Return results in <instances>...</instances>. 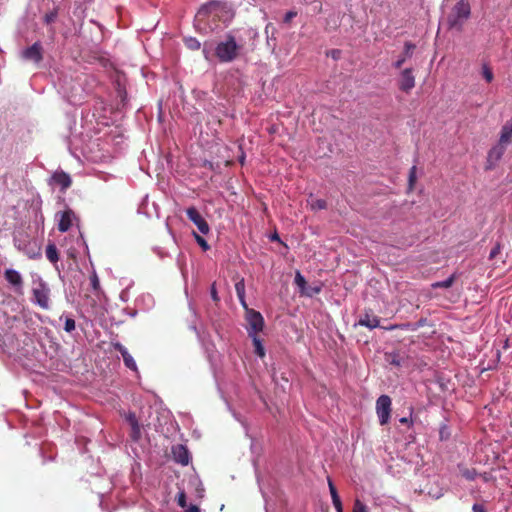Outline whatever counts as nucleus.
Listing matches in <instances>:
<instances>
[{"mask_svg":"<svg viewBox=\"0 0 512 512\" xmlns=\"http://www.w3.org/2000/svg\"><path fill=\"white\" fill-rule=\"evenodd\" d=\"M471 16V5L469 0H459L452 7L447 15V25L449 29L461 31L465 22Z\"/></svg>","mask_w":512,"mask_h":512,"instance_id":"1","label":"nucleus"},{"mask_svg":"<svg viewBox=\"0 0 512 512\" xmlns=\"http://www.w3.org/2000/svg\"><path fill=\"white\" fill-rule=\"evenodd\" d=\"M239 46L232 35H227L225 41L217 44L215 48V55L220 62L228 63L235 60L238 56Z\"/></svg>","mask_w":512,"mask_h":512,"instance_id":"2","label":"nucleus"},{"mask_svg":"<svg viewBox=\"0 0 512 512\" xmlns=\"http://www.w3.org/2000/svg\"><path fill=\"white\" fill-rule=\"evenodd\" d=\"M226 4L220 1H212L203 5L196 14L199 22H208L209 18L213 20L220 18V14L226 12Z\"/></svg>","mask_w":512,"mask_h":512,"instance_id":"3","label":"nucleus"},{"mask_svg":"<svg viewBox=\"0 0 512 512\" xmlns=\"http://www.w3.org/2000/svg\"><path fill=\"white\" fill-rule=\"evenodd\" d=\"M391 398L388 395H381L376 401V412L381 425L388 423L391 414Z\"/></svg>","mask_w":512,"mask_h":512,"instance_id":"4","label":"nucleus"},{"mask_svg":"<svg viewBox=\"0 0 512 512\" xmlns=\"http://www.w3.org/2000/svg\"><path fill=\"white\" fill-rule=\"evenodd\" d=\"M244 308L246 309V320L249 325L248 333L252 332V334H258L264 327L263 316L260 312L249 309L247 306Z\"/></svg>","mask_w":512,"mask_h":512,"instance_id":"5","label":"nucleus"},{"mask_svg":"<svg viewBox=\"0 0 512 512\" xmlns=\"http://www.w3.org/2000/svg\"><path fill=\"white\" fill-rule=\"evenodd\" d=\"M506 147L504 144L498 143L494 145L489 151L487 155V161H486V170L493 169L496 164L499 162V160L502 158L506 151Z\"/></svg>","mask_w":512,"mask_h":512,"instance_id":"6","label":"nucleus"},{"mask_svg":"<svg viewBox=\"0 0 512 512\" xmlns=\"http://www.w3.org/2000/svg\"><path fill=\"white\" fill-rule=\"evenodd\" d=\"M34 301L43 309L49 308L50 290L44 282L39 283L38 287L33 289Z\"/></svg>","mask_w":512,"mask_h":512,"instance_id":"7","label":"nucleus"},{"mask_svg":"<svg viewBox=\"0 0 512 512\" xmlns=\"http://www.w3.org/2000/svg\"><path fill=\"white\" fill-rule=\"evenodd\" d=\"M186 214H187L188 219L197 226L198 230L202 234L209 233L210 227H209L207 221L200 215V213L194 206L187 208Z\"/></svg>","mask_w":512,"mask_h":512,"instance_id":"8","label":"nucleus"},{"mask_svg":"<svg viewBox=\"0 0 512 512\" xmlns=\"http://www.w3.org/2000/svg\"><path fill=\"white\" fill-rule=\"evenodd\" d=\"M24 60L39 64L43 60V47L40 42H35L32 46L24 49L21 53Z\"/></svg>","mask_w":512,"mask_h":512,"instance_id":"9","label":"nucleus"},{"mask_svg":"<svg viewBox=\"0 0 512 512\" xmlns=\"http://www.w3.org/2000/svg\"><path fill=\"white\" fill-rule=\"evenodd\" d=\"M415 85V79L412 68L404 69L398 80V86L401 91L409 92Z\"/></svg>","mask_w":512,"mask_h":512,"instance_id":"10","label":"nucleus"},{"mask_svg":"<svg viewBox=\"0 0 512 512\" xmlns=\"http://www.w3.org/2000/svg\"><path fill=\"white\" fill-rule=\"evenodd\" d=\"M113 348L118 351L124 361V364L127 368L133 371H137V365L133 357L127 351V349L119 342L112 343Z\"/></svg>","mask_w":512,"mask_h":512,"instance_id":"11","label":"nucleus"},{"mask_svg":"<svg viewBox=\"0 0 512 512\" xmlns=\"http://www.w3.org/2000/svg\"><path fill=\"white\" fill-rule=\"evenodd\" d=\"M74 218L75 213L71 209H67L64 212L60 213L58 230L63 233L67 232L72 227Z\"/></svg>","mask_w":512,"mask_h":512,"instance_id":"12","label":"nucleus"},{"mask_svg":"<svg viewBox=\"0 0 512 512\" xmlns=\"http://www.w3.org/2000/svg\"><path fill=\"white\" fill-rule=\"evenodd\" d=\"M172 453L175 461L182 465H187L190 460L189 451L181 444H178L172 448Z\"/></svg>","mask_w":512,"mask_h":512,"instance_id":"13","label":"nucleus"},{"mask_svg":"<svg viewBox=\"0 0 512 512\" xmlns=\"http://www.w3.org/2000/svg\"><path fill=\"white\" fill-rule=\"evenodd\" d=\"M52 179L57 185L61 187L62 191H65L72 184L70 176L63 171L55 172L52 176Z\"/></svg>","mask_w":512,"mask_h":512,"instance_id":"14","label":"nucleus"},{"mask_svg":"<svg viewBox=\"0 0 512 512\" xmlns=\"http://www.w3.org/2000/svg\"><path fill=\"white\" fill-rule=\"evenodd\" d=\"M512 140V121H507L501 128L499 142L507 146Z\"/></svg>","mask_w":512,"mask_h":512,"instance_id":"15","label":"nucleus"},{"mask_svg":"<svg viewBox=\"0 0 512 512\" xmlns=\"http://www.w3.org/2000/svg\"><path fill=\"white\" fill-rule=\"evenodd\" d=\"M5 279L15 287H21L23 284L22 276L14 269H7L4 273Z\"/></svg>","mask_w":512,"mask_h":512,"instance_id":"16","label":"nucleus"},{"mask_svg":"<svg viewBox=\"0 0 512 512\" xmlns=\"http://www.w3.org/2000/svg\"><path fill=\"white\" fill-rule=\"evenodd\" d=\"M380 320L377 316L370 315L366 313L364 316H362L359 321L358 325L367 327L369 329H374L379 326Z\"/></svg>","mask_w":512,"mask_h":512,"instance_id":"17","label":"nucleus"},{"mask_svg":"<svg viewBox=\"0 0 512 512\" xmlns=\"http://www.w3.org/2000/svg\"><path fill=\"white\" fill-rule=\"evenodd\" d=\"M456 279H457V275H456V273H453L451 276H449L447 279H445L443 281H437V282L432 283L431 287L433 289H437V288L447 289L453 285V283L455 282Z\"/></svg>","mask_w":512,"mask_h":512,"instance_id":"18","label":"nucleus"},{"mask_svg":"<svg viewBox=\"0 0 512 512\" xmlns=\"http://www.w3.org/2000/svg\"><path fill=\"white\" fill-rule=\"evenodd\" d=\"M249 336L253 340L255 354L258 355L259 357L263 358L265 356V349H264V346H263L261 340L259 339L257 334H252V332H249Z\"/></svg>","mask_w":512,"mask_h":512,"instance_id":"19","label":"nucleus"},{"mask_svg":"<svg viewBox=\"0 0 512 512\" xmlns=\"http://www.w3.org/2000/svg\"><path fill=\"white\" fill-rule=\"evenodd\" d=\"M235 290L236 294L243 305V307H246V301H245V282L244 279L241 278L239 281L235 283Z\"/></svg>","mask_w":512,"mask_h":512,"instance_id":"20","label":"nucleus"},{"mask_svg":"<svg viewBox=\"0 0 512 512\" xmlns=\"http://www.w3.org/2000/svg\"><path fill=\"white\" fill-rule=\"evenodd\" d=\"M46 257L51 263H56L59 260L58 250L54 243H50L47 245Z\"/></svg>","mask_w":512,"mask_h":512,"instance_id":"21","label":"nucleus"},{"mask_svg":"<svg viewBox=\"0 0 512 512\" xmlns=\"http://www.w3.org/2000/svg\"><path fill=\"white\" fill-rule=\"evenodd\" d=\"M184 43H185L186 47L190 50H198L201 47L200 42L196 38H193V37L185 38Z\"/></svg>","mask_w":512,"mask_h":512,"instance_id":"22","label":"nucleus"},{"mask_svg":"<svg viewBox=\"0 0 512 512\" xmlns=\"http://www.w3.org/2000/svg\"><path fill=\"white\" fill-rule=\"evenodd\" d=\"M310 206L312 210H322L326 209L327 202L324 199H313L310 202Z\"/></svg>","mask_w":512,"mask_h":512,"instance_id":"23","label":"nucleus"},{"mask_svg":"<svg viewBox=\"0 0 512 512\" xmlns=\"http://www.w3.org/2000/svg\"><path fill=\"white\" fill-rule=\"evenodd\" d=\"M193 236H194L197 244L203 249V251H207L210 249V245L207 243V241L202 236H200L196 232H193Z\"/></svg>","mask_w":512,"mask_h":512,"instance_id":"24","label":"nucleus"},{"mask_svg":"<svg viewBox=\"0 0 512 512\" xmlns=\"http://www.w3.org/2000/svg\"><path fill=\"white\" fill-rule=\"evenodd\" d=\"M90 283H91V287L92 289L98 293L100 290H101V287H100V281H99V278L96 274V272L94 271L92 273V275L90 276Z\"/></svg>","mask_w":512,"mask_h":512,"instance_id":"25","label":"nucleus"},{"mask_svg":"<svg viewBox=\"0 0 512 512\" xmlns=\"http://www.w3.org/2000/svg\"><path fill=\"white\" fill-rule=\"evenodd\" d=\"M482 75L488 83H490L494 78L493 72L487 64L482 66Z\"/></svg>","mask_w":512,"mask_h":512,"instance_id":"26","label":"nucleus"},{"mask_svg":"<svg viewBox=\"0 0 512 512\" xmlns=\"http://www.w3.org/2000/svg\"><path fill=\"white\" fill-rule=\"evenodd\" d=\"M58 16V11L57 9H53L52 11H50L49 13H46L45 16H44V22L49 25L51 23H53L56 18Z\"/></svg>","mask_w":512,"mask_h":512,"instance_id":"27","label":"nucleus"},{"mask_svg":"<svg viewBox=\"0 0 512 512\" xmlns=\"http://www.w3.org/2000/svg\"><path fill=\"white\" fill-rule=\"evenodd\" d=\"M26 254L30 259H38L41 257V247L35 244V249L27 250Z\"/></svg>","mask_w":512,"mask_h":512,"instance_id":"28","label":"nucleus"},{"mask_svg":"<svg viewBox=\"0 0 512 512\" xmlns=\"http://www.w3.org/2000/svg\"><path fill=\"white\" fill-rule=\"evenodd\" d=\"M132 432H131V438L135 441H137L141 436V429L140 425L138 423H133L131 426Z\"/></svg>","mask_w":512,"mask_h":512,"instance_id":"29","label":"nucleus"},{"mask_svg":"<svg viewBox=\"0 0 512 512\" xmlns=\"http://www.w3.org/2000/svg\"><path fill=\"white\" fill-rule=\"evenodd\" d=\"M462 476L467 480H474L477 476V472L475 469H465L462 471Z\"/></svg>","mask_w":512,"mask_h":512,"instance_id":"30","label":"nucleus"},{"mask_svg":"<svg viewBox=\"0 0 512 512\" xmlns=\"http://www.w3.org/2000/svg\"><path fill=\"white\" fill-rule=\"evenodd\" d=\"M353 512H368L367 506L359 499H356L354 502Z\"/></svg>","mask_w":512,"mask_h":512,"instance_id":"31","label":"nucleus"},{"mask_svg":"<svg viewBox=\"0 0 512 512\" xmlns=\"http://www.w3.org/2000/svg\"><path fill=\"white\" fill-rule=\"evenodd\" d=\"M177 504L181 508H186L187 507L186 493L184 491H180L179 492V494L177 496Z\"/></svg>","mask_w":512,"mask_h":512,"instance_id":"32","label":"nucleus"},{"mask_svg":"<svg viewBox=\"0 0 512 512\" xmlns=\"http://www.w3.org/2000/svg\"><path fill=\"white\" fill-rule=\"evenodd\" d=\"M439 435L441 440H447L450 437V431L446 424L440 427Z\"/></svg>","mask_w":512,"mask_h":512,"instance_id":"33","label":"nucleus"},{"mask_svg":"<svg viewBox=\"0 0 512 512\" xmlns=\"http://www.w3.org/2000/svg\"><path fill=\"white\" fill-rule=\"evenodd\" d=\"M75 327H76L75 320L72 318H66L64 330L66 332H72L73 330H75Z\"/></svg>","mask_w":512,"mask_h":512,"instance_id":"34","label":"nucleus"},{"mask_svg":"<svg viewBox=\"0 0 512 512\" xmlns=\"http://www.w3.org/2000/svg\"><path fill=\"white\" fill-rule=\"evenodd\" d=\"M295 283L296 285L301 288V289H304L305 288V285H306V280L305 278L300 274V272H297L296 275H295Z\"/></svg>","mask_w":512,"mask_h":512,"instance_id":"35","label":"nucleus"},{"mask_svg":"<svg viewBox=\"0 0 512 512\" xmlns=\"http://www.w3.org/2000/svg\"><path fill=\"white\" fill-rule=\"evenodd\" d=\"M416 181V165H413L410 169L409 174V188L412 189L414 182Z\"/></svg>","mask_w":512,"mask_h":512,"instance_id":"36","label":"nucleus"},{"mask_svg":"<svg viewBox=\"0 0 512 512\" xmlns=\"http://www.w3.org/2000/svg\"><path fill=\"white\" fill-rule=\"evenodd\" d=\"M328 486H329L331 498L332 499L338 498L339 495H338L337 489H336L335 485L333 484L331 478H329V477H328Z\"/></svg>","mask_w":512,"mask_h":512,"instance_id":"37","label":"nucleus"},{"mask_svg":"<svg viewBox=\"0 0 512 512\" xmlns=\"http://www.w3.org/2000/svg\"><path fill=\"white\" fill-rule=\"evenodd\" d=\"M501 251V245L500 243H497L493 248L492 250L490 251V254H489V259L492 260L494 259Z\"/></svg>","mask_w":512,"mask_h":512,"instance_id":"38","label":"nucleus"},{"mask_svg":"<svg viewBox=\"0 0 512 512\" xmlns=\"http://www.w3.org/2000/svg\"><path fill=\"white\" fill-rule=\"evenodd\" d=\"M332 502L337 512H343V505L340 497L332 499Z\"/></svg>","mask_w":512,"mask_h":512,"instance_id":"39","label":"nucleus"},{"mask_svg":"<svg viewBox=\"0 0 512 512\" xmlns=\"http://www.w3.org/2000/svg\"><path fill=\"white\" fill-rule=\"evenodd\" d=\"M297 16V12L296 11H288L285 16H284V22L285 23H290L292 21L293 18H295Z\"/></svg>","mask_w":512,"mask_h":512,"instance_id":"40","label":"nucleus"},{"mask_svg":"<svg viewBox=\"0 0 512 512\" xmlns=\"http://www.w3.org/2000/svg\"><path fill=\"white\" fill-rule=\"evenodd\" d=\"M202 166L212 171H215L218 168V165H215L213 162L207 160L203 162Z\"/></svg>","mask_w":512,"mask_h":512,"instance_id":"41","label":"nucleus"},{"mask_svg":"<svg viewBox=\"0 0 512 512\" xmlns=\"http://www.w3.org/2000/svg\"><path fill=\"white\" fill-rule=\"evenodd\" d=\"M211 297H212L214 302H218L219 301V297H218V294H217L215 283H213L212 286H211Z\"/></svg>","mask_w":512,"mask_h":512,"instance_id":"42","label":"nucleus"},{"mask_svg":"<svg viewBox=\"0 0 512 512\" xmlns=\"http://www.w3.org/2000/svg\"><path fill=\"white\" fill-rule=\"evenodd\" d=\"M473 512H487L483 505L475 503L472 507Z\"/></svg>","mask_w":512,"mask_h":512,"instance_id":"43","label":"nucleus"},{"mask_svg":"<svg viewBox=\"0 0 512 512\" xmlns=\"http://www.w3.org/2000/svg\"><path fill=\"white\" fill-rule=\"evenodd\" d=\"M127 420H128V422H129V424H130L131 426L133 425V423H138L137 418H136V416H135V414H134V413H130V414L128 415V417H127Z\"/></svg>","mask_w":512,"mask_h":512,"instance_id":"44","label":"nucleus"},{"mask_svg":"<svg viewBox=\"0 0 512 512\" xmlns=\"http://www.w3.org/2000/svg\"><path fill=\"white\" fill-rule=\"evenodd\" d=\"M185 512H200V509L196 505H191V506L187 507Z\"/></svg>","mask_w":512,"mask_h":512,"instance_id":"45","label":"nucleus"},{"mask_svg":"<svg viewBox=\"0 0 512 512\" xmlns=\"http://www.w3.org/2000/svg\"><path fill=\"white\" fill-rule=\"evenodd\" d=\"M405 59L402 58V59H399L398 61H396L395 63V67L396 68H400L402 66V64L404 63Z\"/></svg>","mask_w":512,"mask_h":512,"instance_id":"46","label":"nucleus"},{"mask_svg":"<svg viewBox=\"0 0 512 512\" xmlns=\"http://www.w3.org/2000/svg\"><path fill=\"white\" fill-rule=\"evenodd\" d=\"M425 322H426V320L419 319L418 322H417L418 328L424 326Z\"/></svg>","mask_w":512,"mask_h":512,"instance_id":"47","label":"nucleus"},{"mask_svg":"<svg viewBox=\"0 0 512 512\" xmlns=\"http://www.w3.org/2000/svg\"><path fill=\"white\" fill-rule=\"evenodd\" d=\"M414 48V45L412 44H406V53L408 54L410 52V49Z\"/></svg>","mask_w":512,"mask_h":512,"instance_id":"48","label":"nucleus"},{"mask_svg":"<svg viewBox=\"0 0 512 512\" xmlns=\"http://www.w3.org/2000/svg\"><path fill=\"white\" fill-rule=\"evenodd\" d=\"M399 421H400V423H402V424H406V423H408V419H407L406 417L401 418Z\"/></svg>","mask_w":512,"mask_h":512,"instance_id":"49","label":"nucleus"},{"mask_svg":"<svg viewBox=\"0 0 512 512\" xmlns=\"http://www.w3.org/2000/svg\"><path fill=\"white\" fill-rule=\"evenodd\" d=\"M271 239H272V240H279V236H278V234H276V233H275V234L272 236V238H271Z\"/></svg>","mask_w":512,"mask_h":512,"instance_id":"50","label":"nucleus"},{"mask_svg":"<svg viewBox=\"0 0 512 512\" xmlns=\"http://www.w3.org/2000/svg\"><path fill=\"white\" fill-rule=\"evenodd\" d=\"M441 494H435L433 495L435 498H439Z\"/></svg>","mask_w":512,"mask_h":512,"instance_id":"51","label":"nucleus"}]
</instances>
